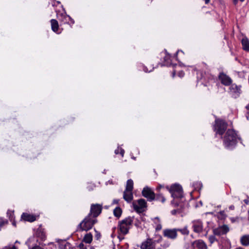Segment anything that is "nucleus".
<instances>
[{
	"mask_svg": "<svg viewBox=\"0 0 249 249\" xmlns=\"http://www.w3.org/2000/svg\"><path fill=\"white\" fill-rule=\"evenodd\" d=\"M222 138L223 140L225 147L228 149H231L236 145L238 137L234 130L229 129Z\"/></svg>",
	"mask_w": 249,
	"mask_h": 249,
	"instance_id": "nucleus-1",
	"label": "nucleus"
},
{
	"mask_svg": "<svg viewBox=\"0 0 249 249\" xmlns=\"http://www.w3.org/2000/svg\"><path fill=\"white\" fill-rule=\"evenodd\" d=\"M166 189L169 191L171 194L173 200L171 201V203L175 206L179 205L178 199L181 200L183 198V191L182 188L179 184H174L170 187H166Z\"/></svg>",
	"mask_w": 249,
	"mask_h": 249,
	"instance_id": "nucleus-2",
	"label": "nucleus"
},
{
	"mask_svg": "<svg viewBox=\"0 0 249 249\" xmlns=\"http://www.w3.org/2000/svg\"><path fill=\"white\" fill-rule=\"evenodd\" d=\"M97 222V219L88 214L79 224V228L81 231H87L91 229L94 224Z\"/></svg>",
	"mask_w": 249,
	"mask_h": 249,
	"instance_id": "nucleus-3",
	"label": "nucleus"
},
{
	"mask_svg": "<svg viewBox=\"0 0 249 249\" xmlns=\"http://www.w3.org/2000/svg\"><path fill=\"white\" fill-rule=\"evenodd\" d=\"M227 128V124L223 120L216 119L213 128L216 135L222 136Z\"/></svg>",
	"mask_w": 249,
	"mask_h": 249,
	"instance_id": "nucleus-4",
	"label": "nucleus"
},
{
	"mask_svg": "<svg viewBox=\"0 0 249 249\" xmlns=\"http://www.w3.org/2000/svg\"><path fill=\"white\" fill-rule=\"evenodd\" d=\"M132 222L133 218L128 217L120 222L119 225V230L123 234H126L128 232V231L132 225Z\"/></svg>",
	"mask_w": 249,
	"mask_h": 249,
	"instance_id": "nucleus-5",
	"label": "nucleus"
},
{
	"mask_svg": "<svg viewBox=\"0 0 249 249\" xmlns=\"http://www.w3.org/2000/svg\"><path fill=\"white\" fill-rule=\"evenodd\" d=\"M162 237H160L158 240H153L151 238H147L143 241L141 246V249H156V245L161 240Z\"/></svg>",
	"mask_w": 249,
	"mask_h": 249,
	"instance_id": "nucleus-6",
	"label": "nucleus"
},
{
	"mask_svg": "<svg viewBox=\"0 0 249 249\" xmlns=\"http://www.w3.org/2000/svg\"><path fill=\"white\" fill-rule=\"evenodd\" d=\"M134 209L138 213H142L146 207V202L144 199H140L132 203Z\"/></svg>",
	"mask_w": 249,
	"mask_h": 249,
	"instance_id": "nucleus-7",
	"label": "nucleus"
},
{
	"mask_svg": "<svg viewBox=\"0 0 249 249\" xmlns=\"http://www.w3.org/2000/svg\"><path fill=\"white\" fill-rule=\"evenodd\" d=\"M102 210V205L98 204H92L90 206V214L92 217H96L101 213Z\"/></svg>",
	"mask_w": 249,
	"mask_h": 249,
	"instance_id": "nucleus-8",
	"label": "nucleus"
},
{
	"mask_svg": "<svg viewBox=\"0 0 249 249\" xmlns=\"http://www.w3.org/2000/svg\"><path fill=\"white\" fill-rule=\"evenodd\" d=\"M229 92L233 97L237 98L241 93V86H237L235 84H231L230 85Z\"/></svg>",
	"mask_w": 249,
	"mask_h": 249,
	"instance_id": "nucleus-9",
	"label": "nucleus"
},
{
	"mask_svg": "<svg viewBox=\"0 0 249 249\" xmlns=\"http://www.w3.org/2000/svg\"><path fill=\"white\" fill-rule=\"evenodd\" d=\"M142 196L146 198L147 200L149 201H151L155 199V195L154 192L152 190V189L146 186L143 188L142 191Z\"/></svg>",
	"mask_w": 249,
	"mask_h": 249,
	"instance_id": "nucleus-10",
	"label": "nucleus"
},
{
	"mask_svg": "<svg viewBox=\"0 0 249 249\" xmlns=\"http://www.w3.org/2000/svg\"><path fill=\"white\" fill-rule=\"evenodd\" d=\"M217 240L220 249H230L231 248L230 241L226 236L220 237Z\"/></svg>",
	"mask_w": 249,
	"mask_h": 249,
	"instance_id": "nucleus-11",
	"label": "nucleus"
},
{
	"mask_svg": "<svg viewBox=\"0 0 249 249\" xmlns=\"http://www.w3.org/2000/svg\"><path fill=\"white\" fill-rule=\"evenodd\" d=\"M229 231V228L227 225L220 226L213 230V233L215 235L220 236H226V234Z\"/></svg>",
	"mask_w": 249,
	"mask_h": 249,
	"instance_id": "nucleus-12",
	"label": "nucleus"
},
{
	"mask_svg": "<svg viewBox=\"0 0 249 249\" xmlns=\"http://www.w3.org/2000/svg\"><path fill=\"white\" fill-rule=\"evenodd\" d=\"M193 231L196 233H201L203 230L202 222L200 220H195L192 222Z\"/></svg>",
	"mask_w": 249,
	"mask_h": 249,
	"instance_id": "nucleus-13",
	"label": "nucleus"
},
{
	"mask_svg": "<svg viewBox=\"0 0 249 249\" xmlns=\"http://www.w3.org/2000/svg\"><path fill=\"white\" fill-rule=\"evenodd\" d=\"M163 234L164 237L171 239H175L177 237V229H165L163 231Z\"/></svg>",
	"mask_w": 249,
	"mask_h": 249,
	"instance_id": "nucleus-14",
	"label": "nucleus"
},
{
	"mask_svg": "<svg viewBox=\"0 0 249 249\" xmlns=\"http://www.w3.org/2000/svg\"><path fill=\"white\" fill-rule=\"evenodd\" d=\"M218 79L220 82L226 86H230L232 83L231 79L223 72L220 73L218 75Z\"/></svg>",
	"mask_w": 249,
	"mask_h": 249,
	"instance_id": "nucleus-15",
	"label": "nucleus"
},
{
	"mask_svg": "<svg viewBox=\"0 0 249 249\" xmlns=\"http://www.w3.org/2000/svg\"><path fill=\"white\" fill-rule=\"evenodd\" d=\"M162 55L164 57V65H166L167 66H170L172 65L171 62V56L170 54L168 53L166 51L164 52H162L161 53Z\"/></svg>",
	"mask_w": 249,
	"mask_h": 249,
	"instance_id": "nucleus-16",
	"label": "nucleus"
},
{
	"mask_svg": "<svg viewBox=\"0 0 249 249\" xmlns=\"http://www.w3.org/2000/svg\"><path fill=\"white\" fill-rule=\"evenodd\" d=\"M132 191L124 190L123 195L124 199L127 202H130L133 198Z\"/></svg>",
	"mask_w": 249,
	"mask_h": 249,
	"instance_id": "nucleus-17",
	"label": "nucleus"
},
{
	"mask_svg": "<svg viewBox=\"0 0 249 249\" xmlns=\"http://www.w3.org/2000/svg\"><path fill=\"white\" fill-rule=\"evenodd\" d=\"M195 248L196 249H207L206 244L204 241L198 240L194 242Z\"/></svg>",
	"mask_w": 249,
	"mask_h": 249,
	"instance_id": "nucleus-18",
	"label": "nucleus"
},
{
	"mask_svg": "<svg viewBox=\"0 0 249 249\" xmlns=\"http://www.w3.org/2000/svg\"><path fill=\"white\" fill-rule=\"evenodd\" d=\"M21 218L23 220L29 222H33L36 219L35 216L28 214L27 213H23L21 215Z\"/></svg>",
	"mask_w": 249,
	"mask_h": 249,
	"instance_id": "nucleus-19",
	"label": "nucleus"
},
{
	"mask_svg": "<svg viewBox=\"0 0 249 249\" xmlns=\"http://www.w3.org/2000/svg\"><path fill=\"white\" fill-rule=\"evenodd\" d=\"M240 243L244 246H249V235L245 234L240 238Z\"/></svg>",
	"mask_w": 249,
	"mask_h": 249,
	"instance_id": "nucleus-20",
	"label": "nucleus"
},
{
	"mask_svg": "<svg viewBox=\"0 0 249 249\" xmlns=\"http://www.w3.org/2000/svg\"><path fill=\"white\" fill-rule=\"evenodd\" d=\"M242 47L244 50L249 51V40L247 37H244L241 40Z\"/></svg>",
	"mask_w": 249,
	"mask_h": 249,
	"instance_id": "nucleus-21",
	"label": "nucleus"
},
{
	"mask_svg": "<svg viewBox=\"0 0 249 249\" xmlns=\"http://www.w3.org/2000/svg\"><path fill=\"white\" fill-rule=\"evenodd\" d=\"M51 22L52 30L53 32H56L58 29V24L57 21L55 19H52L51 20Z\"/></svg>",
	"mask_w": 249,
	"mask_h": 249,
	"instance_id": "nucleus-22",
	"label": "nucleus"
},
{
	"mask_svg": "<svg viewBox=\"0 0 249 249\" xmlns=\"http://www.w3.org/2000/svg\"><path fill=\"white\" fill-rule=\"evenodd\" d=\"M63 22L71 25L74 24V21L70 16L63 15Z\"/></svg>",
	"mask_w": 249,
	"mask_h": 249,
	"instance_id": "nucleus-23",
	"label": "nucleus"
},
{
	"mask_svg": "<svg viewBox=\"0 0 249 249\" xmlns=\"http://www.w3.org/2000/svg\"><path fill=\"white\" fill-rule=\"evenodd\" d=\"M133 189V181L132 179H129L127 181L125 187V190L132 191Z\"/></svg>",
	"mask_w": 249,
	"mask_h": 249,
	"instance_id": "nucleus-24",
	"label": "nucleus"
},
{
	"mask_svg": "<svg viewBox=\"0 0 249 249\" xmlns=\"http://www.w3.org/2000/svg\"><path fill=\"white\" fill-rule=\"evenodd\" d=\"M83 241L87 243H90L92 241V235L90 233L86 234L83 239Z\"/></svg>",
	"mask_w": 249,
	"mask_h": 249,
	"instance_id": "nucleus-25",
	"label": "nucleus"
},
{
	"mask_svg": "<svg viewBox=\"0 0 249 249\" xmlns=\"http://www.w3.org/2000/svg\"><path fill=\"white\" fill-rule=\"evenodd\" d=\"M177 232L180 231L183 235H188L189 233V231L188 230L187 227L186 226L183 229H177Z\"/></svg>",
	"mask_w": 249,
	"mask_h": 249,
	"instance_id": "nucleus-26",
	"label": "nucleus"
},
{
	"mask_svg": "<svg viewBox=\"0 0 249 249\" xmlns=\"http://www.w3.org/2000/svg\"><path fill=\"white\" fill-rule=\"evenodd\" d=\"M113 213L115 216L119 217L122 214V210L120 207H116L114 210Z\"/></svg>",
	"mask_w": 249,
	"mask_h": 249,
	"instance_id": "nucleus-27",
	"label": "nucleus"
},
{
	"mask_svg": "<svg viewBox=\"0 0 249 249\" xmlns=\"http://www.w3.org/2000/svg\"><path fill=\"white\" fill-rule=\"evenodd\" d=\"M184 249H195V246H194V243H186L185 244L184 246Z\"/></svg>",
	"mask_w": 249,
	"mask_h": 249,
	"instance_id": "nucleus-28",
	"label": "nucleus"
},
{
	"mask_svg": "<svg viewBox=\"0 0 249 249\" xmlns=\"http://www.w3.org/2000/svg\"><path fill=\"white\" fill-rule=\"evenodd\" d=\"M63 249H75L72 245L69 242H63Z\"/></svg>",
	"mask_w": 249,
	"mask_h": 249,
	"instance_id": "nucleus-29",
	"label": "nucleus"
},
{
	"mask_svg": "<svg viewBox=\"0 0 249 249\" xmlns=\"http://www.w3.org/2000/svg\"><path fill=\"white\" fill-rule=\"evenodd\" d=\"M155 197L157 200L161 201L162 203L165 201V198L161 194H158Z\"/></svg>",
	"mask_w": 249,
	"mask_h": 249,
	"instance_id": "nucleus-30",
	"label": "nucleus"
},
{
	"mask_svg": "<svg viewBox=\"0 0 249 249\" xmlns=\"http://www.w3.org/2000/svg\"><path fill=\"white\" fill-rule=\"evenodd\" d=\"M115 153L116 154H118L120 153L122 156L123 157L124 153V151L122 148L118 147V148L115 150Z\"/></svg>",
	"mask_w": 249,
	"mask_h": 249,
	"instance_id": "nucleus-31",
	"label": "nucleus"
},
{
	"mask_svg": "<svg viewBox=\"0 0 249 249\" xmlns=\"http://www.w3.org/2000/svg\"><path fill=\"white\" fill-rule=\"evenodd\" d=\"M218 218L221 219H225L227 215L224 211H220L218 214Z\"/></svg>",
	"mask_w": 249,
	"mask_h": 249,
	"instance_id": "nucleus-32",
	"label": "nucleus"
},
{
	"mask_svg": "<svg viewBox=\"0 0 249 249\" xmlns=\"http://www.w3.org/2000/svg\"><path fill=\"white\" fill-rule=\"evenodd\" d=\"M216 240H217L214 236L211 235L209 237V241L211 244H213Z\"/></svg>",
	"mask_w": 249,
	"mask_h": 249,
	"instance_id": "nucleus-33",
	"label": "nucleus"
},
{
	"mask_svg": "<svg viewBox=\"0 0 249 249\" xmlns=\"http://www.w3.org/2000/svg\"><path fill=\"white\" fill-rule=\"evenodd\" d=\"M170 246V243L168 241L164 242L162 245L161 247L164 249L169 247Z\"/></svg>",
	"mask_w": 249,
	"mask_h": 249,
	"instance_id": "nucleus-34",
	"label": "nucleus"
},
{
	"mask_svg": "<svg viewBox=\"0 0 249 249\" xmlns=\"http://www.w3.org/2000/svg\"><path fill=\"white\" fill-rule=\"evenodd\" d=\"M194 186L195 187L196 189V188H201L202 187V184L200 182H196L195 183H194Z\"/></svg>",
	"mask_w": 249,
	"mask_h": 249,
	"instance_id": "nucleus-35",
	"label": "nucleus"
},
{
	"mask_svg": "<svg viewBox=\"0 0 249 249\" xmlns=\"http://www.w3.org/2000/svg\"><path fill=\"white\" fill-rule=\"evenodd\" d=\"M95 232H96V234L95 235V237L96 238V239L97 240H98L101 237V234H100V233L99 232L96 231V230H95Z\"/></svg>",
	"mask_w": 249,
	"mask_h": 249,
	"instance_id": "nucleus-36",
	"label": "nucleus"
},
{
	"mask_svg": "<svg viewBox=\"0 0 249 249\" xmlns=\"http://www.w3.org/2000/svg\"><path fill=\"white\" fill-rule=\"evenodd\" d=\"M95 187V185L93 184H90L88 186V189L89 191H91Z\"/></svg>",
	"mask_w": 249,
	"mask_h": 249,
	"instance_id": "nucleus-37",
	"label": "nucleus"
},
{
	"mask_svg": "<svg viewBox=\"0 0 249 249\" xmlns=\"http://www.w3.org/2000/svg\"><path fill=\"white\" fill-rule=\"evenodd\" d=\"M178 76L181 78L184 76V73L183 71H179L178 73Z\"/></svg>",
	"mask_w": 249,
	"mask_h": 249,
	"instance_id": "nucleus-38",
	"label": "nucleus"
},
{
	"mask_svg": "<svg viewBox=\"0 0 249 249\" xmlns=\"http://www.w3.org/2000/svg\"><path fill=\"white\" fill-rule=\"evenodd\" d=\"M238 217H231L230 220L232 223H234L237 221Z\"/></svg>",
	"mask_w": 249,
	"mask_h": 249,
	"instance_id": "nucleus-39",
	"label": "nucleus"
},
{
	"mask_svg": "<svg viewBox=\"0 0 249 249\" xmlns=\"http://www.w3.org/2000/svg\"><path fill=\"white\" fill-rule=\"evenodd\" d=\"M2 249H18L16 246H13L12 247H5Z\"/></svg>",
	"mask_w": 249,
	"mask_h": 249,
	"instance_id": "nucleus-40",
	"label": "nucleus"
},
{
	"mask_svg": "<svg viewBox=\"0 0 249 249\" xmlns=\"http://www.w3.org/2000/svg\"><path fill=\"white\" fill-rule=\"evenodd\" d=\"M78 247L80 249H86V248L85 247L84 244L82 243H80Z\"/></svg>",
	"mask_w": 249,
	"mask_h": 249,
	"instance_id": "nucleus-41",
	"label": "nucleus"
},
{
	"mask_svg": "<svg viewBox=\"0 0 249 249\" xmlns=\"http://www.w3.org/2000/svg\"><path fill=\"white\" fill-rule=\"evenodd\" d=\"M161 228H162V226H161V224H158L157 226V227L156 228V230L157 231H159V230H161Z\"/></svg>",
	"mask_w": 249,
	"mask_h": 249,
	"instance_id": "nucleus-42",
	"label": "nucleus"
},
{
	"mask_svg": "<svg viewBox=\"0 0 249 249\" xmlns=\"http://www.w3.org/2000/svg\"><path fill=\"white\" fill-rule=\"evenodd\" d=\"M8 222L6 221H2L1 222H0V228L3 225H4L6 223H7Z\"/></svg>",
	"mask_w": 249,
	"mask_h": 249,
	"instance_id": "nucleus-43",
	"label": "nucleus"
},
{
	"mask_svg": "<svg viewBox=\"0 0 249 249\" xmlns=\"http://www.w3.org/2000/svg\"><path fill=\"white\" fill-rule=\"evenodd\" d=\"M31 249H43L38 246H36L33 247Z\"/></svg>",
	"mask_w": 249,
	"mask_h": 249,
	"instance_id": "nucleus-44",
	"label": "nucleus"
},
{
	"mask_svg": "<svg viewBox=\"0 0 249 249\" xmlns=\"http://www.w3.org/2000/svg\"><path fill=\"white\" fill-rule=\"evenodd\" d=\"M153 69V68H152L150 70H147L146 68H144L143 70L145 72H150L152 71Z\"/></svg>",
	"mask_w": 249,
	"mask_h": 249,
	"instance_id": "nucleus-45",
	"label": "nucleus"
},
{
	"mask_svg": "<svg viewBox=\"0 0 249 249\" xmlns=\"http://www.w3.org/2000/svg\"><path fill=\"white\" fill-rule=\"evenodd\" d=\"M177 212V211L176 210H173L171 211V213L173 215L176 214Z\"/></svg>",
	"mask_w": 249,
	"mask_h": 249,
	"instance_id": "nucleus-46",
	"label": "nucleus"
},
{
	"mask_svg": "<svg viewBox=\"0 0 249 249\" xmlns=\"http://www.w3.org/2000/svg\"><path fill=\"white\" fill-rule=\"evenodd\" d=\"M246 118L247 120H249V111H247L246 113Z\"/></svg>",
	"mask_w": 249,
	"mask_h": 249,
	"instance_id": "nucleus-47",
	"label": "nucleus"
},
{
	"mask_svg": "<svg viewBox=\"0 0 249 249\" xmlns=\"http://www.w3.org/2000/svg\"><path fill=\"white\" fill-rule=\"evenodd\" d=\"M229 209H230V210H234V206L233 205H231V206L229 207Z\"/></svg>",
	"mask_w": 249,
	"mask_h": 249,
	"instance_id": "nucleus-48",
	"label": "nucleus"
},
{
	"mask_svg": "<svg viewBox=\"0 0 249 249\" xmlns=\"http://www.w3.org/2000/svg\"><path fill=\"white\" fill-rule=\"evenodd\" d=\"M246 108L247 109V110L248 111H249V104L248 105L246 106Z\"/></svg>",
	"mask_w": 249,
	"mask_h": 249,
	"instance_id": "nucleus-49",
	"label": "nucleus"
},
{
	"mask_svg": "<svg viewBox=\"0 0 249 249\" xmlns=\"http://www.w3.org/2000/svg\"><path fill=\"white\" fill-rule=\"evenodd\" d=\"M176 71H174L172 73V76L174 77L176 74Z\"/></svg>",
	"mask_w": 249,
	"mask_h": 249,
	"instance_id": "nucleus-50",
	"label": "nucleus"
},
{
	"mask_svg": "<svg viewBox=\"0 0 249 249\" xmlns=\"http://www.w3.org/2000/svg\"><path fill=\"white\" fill-rule=\"evenodd\" d=\"M204 79V80H205L206 79V77L203 76V75H202L201 77L200 78V79Z\"/></svg>",
	"mask_w": 249,
	"mask_h": 249,
	"instance_id": "nucleus-51",
	"label": "nucleus"
},
{
	"mask_svg": "<svg viewBox=\"0 0 249 249\" xmlns=\"http://www.w3.org/2000/svg\"><path fill=\"white\" fill-rule=\"evenodd\" d=\"M179 52V51L178 50L175 54V57H176V59H177V54Z\"/></svg>",
	"mask_w": 249,
	"mask_h": 249,
	"instance_id": "nucleus-52",
	"label": "nucleus"
},
{
	"mask_svg": "<svg viewBox=\"0 0 249 249\" xmlns=\"http://www.w3.org/2000/svg\"><path fill=\"white\" fill-rule=\"evenodd\" d=\"M205 0V3L208 4L210 2V0Z\"/></svg>",
	"mask_w": 249,
	"mask_h": 249,
	"instance_id": "nucleus-53",
	"label": "nucleus"
},
{
	"mask_svg": "<svg viewBox=\"0 0 249 249\" xmlns=\"http://www.w3.org/2000/svg\"><path fill=\"white\" fill-rule=\"evenodd\" d=\"M238 0H234L233 2L235 4H236L237 3Z\"/></svg>",
	"mask_w": 249,
	"mask_h": 249,
	"instance_id": "nucleus-54",
	"label": "nucleus"
},
{
	"mask_svg": "<svg viewBox=\"0 0 249 249\" xmlns=\"http://www.w3.org/2000/svg\"><path fill=\"white\" fill-rule=\"evenodd\" d=\"M244 201H245V202L246 204H248L249 203V201H248V200H244Z\"/></svg>",
	"mask_w": 249,
	"mask_h": 249,
	"instance_id": "nucleus-55",
	"label": "nucleus"
},
{
	"mask_svg": "<svg viewBox=\"0 0 249 249\" xmlns=\"http://www.w3.org/2000/svg\"><path fill=\"white\" fill-rule=\"evenodd\" d=\"M109 183L110 184H112V180H109L107 183H107Z\"/></svg>",
	"mask_w": 249,
	"mask_h": 249,
	"instance_id": "nucleus-56",
	"label": "nucleus"
},
{
	"mask_svg": "<svg viewBox=\"0 0 249 249\" xmlns=\"http://www.w3.org/2000/svg\"><path fill=\"white\" fill-rule=\"evenodd\" d=\"M113 202H114V203H118V200H114L113 201Z\"/></svg>",
	"mask_w": 249,
	"mask_h": 249,
	"instance_id": "nucleus-57",
	"label": "nucleus"
},
{
	"mask_svg": "<svg viewBox=\"0 0 249 249\" xmlns=\"http://www.w3.org/2000/svg\"><path fill=\"white\" fill-rule=\"evenodd\" d=\"M161 188V185H160V186H159V187L157 188V189H158V190H159V189H160V188Z\"/></svg>",
	"mask_w": 249,
	"mask_h": 249,
	"instance_id": "nucleus-58",
	"label": "nucleus"
},
{
	"mask_svg": "<svg viewBox=\"0 0 249 249\" xmlns=\"http://www.w3.org/2000/svg\"><path fill=\"white\" fill-rule=\"evenodd\" d=\"M89 249H95L94 247H91Z\"/></svg>",
	"mask_w": 249,
	"mask_h": 249,
	"instance_id": "nucleus-59",
	"label": "nucleus"
},
{
	"mask_svg": "<svg viewBox=\"0 0 249 249\" xmlns=\"http://www.w3.org/2000/svg\"><path fill=\"white\" fill-rule=\"evenodd\" d=\"M199 203L201 205H202V203L201 201H199Z\"/></svg>",
	"mask_w": 249,
	"mask_h": 249,
	"instance_id": "nucleus-60",
	"label": "nucleus"
},
{
	"mask_svg": "<svg viewBox=\"0 0 249 249\" xmlns=\"http://www.w3.org/2000/svg\"><path fill=\"white\" fill-rule=\"evenodd\" d=\"M155 220H157V221H159V218H155Z\"/></svg>",
	"mask_w": 249,
	"mask_h": 249,
	"instance_id": "nucleus-61",
	"label": "nucleus"
},
{
	"mask_svg": "<svg viewBox=\"0 0 249 249\" xmlns=\"http://www.w3.org/2000/svg\"><path fill=\"white\" fill-rule=\"evenodd\" d=\"M132 158L134 160H135V157H132Z\"/></svg>",
	"mask_w": 249,
	"mask_h": 249,
	"instance_id": "nucleus-62",
	"label": "nucleus"
},
{
	"mask_svg": "<svg viewBox=\"0 0 249 249\" xmlns=\"http://www.w3.org/2000/svg\"><path fill=\"white\" fill-rule=\"evenodd\" d=\"M241 1L243 2L245 0H240Z\"/></svg>",
	"mask_w": 249,
	"mask_h": 249,
	"instance_id": "nucleus-63",
	"label": "nucleus"
},
{
	"mask_svg": "<svg viewBox=\"0 0 249 249\" xmlns=\"http://www.w3.org/2000/svg\"><path fill=\"white\" fill-rule=\"evenodd\" d=\"M61 241V240H58V242Z\"/></svg>",
	"mask_w": 249,
	"mask_h": 249,
	"instance_id": "nucleus-64",
	"label": "nucleus"
}]
</instances>
